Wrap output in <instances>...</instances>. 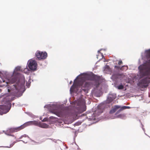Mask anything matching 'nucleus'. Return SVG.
<instances>
[{
	"label": "nucleus",
	"mask_w": 150,
	"mask_h": 150,
	"mask_svg": "<svg viewBox=\"0 0 150 150\" xmlns=\"http://www.w3.org/2000/svg\"><path fill=\"white\" fill-rule=\"evenodd\" d=\"M120 108V106L118 105H115L113 108L110 111V114H112L115 112L118 109Z\"/></svg>",
	"instance_id": "obj_10"
},
{
	"label": "nucleus",
	"mask_w": 150,
	"mask_h": 150,
	"mask_svg": "<svg viewBox=\"0 0 150 150\" xmlns=\"http://www.w3.org/2000/svg\"><path fill=\"white\" fill-rule=\"evenodd\" d=\"M90 79L92 81H98L100 79L99 76L94 74L90 76Z\"/></svg>",
	"instance_id": "obj_9"
},
{
	"label": "nucleus",
	"mask_w": 150,
	"mask_h": 150,
	"mask_svg": "<svg viewBox=\"0 0 150 150\" xmlns=\"http://www.w3.org/2000/svg\"><path fill=\"white\" fill-rule=\"evenodd\" d=\"M48 125L45 123L41 124L40 122V123L39 125H38V126L42 128H46L47 127Z\"/></svg>",
	"instance_id": "obj_13"
},
{
	"label": "nucleus",
	"mask_w": 150,
	"mask_h": 150,
	"mask_svg": "<svg viewBox=\"0 0 150 150\" xmlns=\"http://www.w3.org/2000/svg\"><path fill=\"white\" fill-rule=\"evenodd\" d=\"M9 103V104H10V103Z\"/></svg>",
	"instance_id": "obj_27"
},
{
	"label": "nucleus",
	"mask_w": 150,
	"mask_h": 150,
	"mask_svg": "<svg viewBox=\"0 0 150 150\" xmlns=\"http://www.w3.org/2000/svg\"><path fill=\"white\" fill-rule=\"evenodd\" d=\"M25 128L24 124L18 127L11 128L9 129V132L11 133H13L18 132Z\"/></svg>",
	"instance_id": "obj_5"
},
{
	"label": "nucleus",
	"mask_w": 150,
	"mask_h": 150,
	"mask_svg": "<svg viewBox=\"0 0 150 150\" xmlns=\"http://www.w3.org/2000/svg\"><path fill=\"white\" fill-rule=\"evenodd\" d=\"M47 119L46 118H44L42 120V122H45L47 121Z\"/></svg>",
	"instance_id": "obj_20"
},
{
	"label": "nucleus",
	"mask_w": 150,
	"mask_h": 150,
	"mask_svg": "<svg viewBox=\"0 0 150 150\" xmlns=\"http://www.w3.org/2000/svg\"><path fill=\"white\" fill-rule=\"evenodd\" d=\"M21 69V67H16L15 70H14V71H20Z\"/></svg>",
	"instance_id": "obj_16"
},
{
	"label": "nucleus",
	"mask_w": 150,
	"mask_h": 150,
	"mask_svg": "<svg viewBox=\"0 0 150 150\" xmlns=\"http://www.w3.org/2000/svg\"><path fill=\"white\" fill-rule=\"evenodd\" d=\"M53 113L57 115L58 114V112H57L54 111L52 112Z\"/></svg>",
	"instance_id": "obj_21"
},
{
	"label": "nucleus",
	"mask_w": 150,
	"mask_h": 150,
	"mask_svg": "<svg viewBox=\"0 0 150 150\" xmlns=\"http://www.w3.org/2000/svg\"><path fill=\"white\" fill-rule=\"evenodd\" d=\"M74 82L73 85L71 87L70 91L72 92H76L78 87L79 86H82V88H88L90 85V83L88 82H85V78L84 77H80V78L78 79L76 82L75 80Z\"/></svg>",
	"instance_id": "obj_2"
},
{
	"label": "nucleus",
	"mask_w": 150,
	"mask_h": 150,
	"mask_svg": "<svg viewBox=\"0 0 150 150\" xmlns=\"http://www.w3.org/2000/svg\"><path fill=\"white\" fill-rule=\"evenodd\" d=\"M8 92H10V90H9V89H8Z\"/></svg>",
	"instance_id": "obj_23"
},
{
	"label": "nucleus",
	"mask_w": 150,
	"mask_h": 150,
	"mask_svg": "<svg viewBox=\"0 0 150 150\" xmlns=\"http://www.w3.org/2000/svg\"><path fill=\"white\" fill-rule=\"evenodd\" d=\"M149 78H146L144 79H142L140 81V83L141 84H147V85L144 86V87H146L148 86V84L149 83Z\"/></svg>",
	"instance_id": "obj_7"
},
{
	"label": "nucleus",
	"mask_w": 150,
	"mask_h": 150,
	"mask_svg": "<svg viewBox=\"0 0 150 150\" xmlns=\"http://www.w3.org/2000/svg\"><path fill=\"white\" fill-rule=\"evenodd\" d=\"M35 55L39 59H43L46 58L47 54L45 52H43L38 51L35 53Z\"/></svg>",
	"instance_id": "obj_4"
},
{
	"label": "nucleus",
	"mask_w": 150,
	"mask_h": 150,
	"mask_svg": "<svg viewBox=\"0 0 150 150\" xmlns=\"http://www.w3.org/2000/svg\"><path fill=\"white\" fill-rule=\"evenodd\" d=\"M123 67H127V68H128V67L127 66H122L121 67H120L117 66H115V68L116 69H120V70H123L122 68Z\"/></svg>",
	"instance_id": "obj_14"
},
{
	"label": "nucleus",
	"mask_w": 150,
	"mask_h": 150,
	"mask_svg": "<svg viewBox=\"0 0 150 150\" xmlns=\"http://www.w3.org/2000/svg\"><path fill=\"white\" fill-rule=\"evenodd\" d=\"M120 108L119 109L118 111H117L116 113L117 114H118V113H120V112L122 111L123 110L127 109H130V107L129 106H124L122 107H121L120 106Z\"/></svg>",
	"instance_id": "obj_11"
},
{
	"label": "nucleus",
	"mask_w": 150,
	"mask_h": 150,
	"mask_svg": "<svg viewBox=\"0 0 150 150\" xmlns=\"http://www.w3.org/2000/svg\"><path fill=\"white\" fill-rule=\"evenodd\" d=\"M122 61L121 60H120L119 61L118 63V64L119 65H120V64H122Z\"/></svg>",
	"instance_id": "obj_19"
},
{
	"label": "nucleus",
	"mask_w": 150,
	"mask_h": 150,
	"mask_svg": "<svg viewBox=\"0 0 150 150\" xmlns=\"http://www.w3.org/2000/svg\"><path fill=\"white\" fill-rule=\"evenodd\" d=\"M106 66L108 68L109 67V66H108L107 65Z\"/></svg>",
	"instance_id": "obj_24"
},
{
	"label": "nucleus",
	"mask_w": 150,
	"mask_h": 150,
	"mask_svg": "<svg viewBox=\"0 0 150 150\" xmlns=\"http://www.w3.org/2000/svg\"><path fill=\"white\" fill-rule=\"evenodd\" d=\"M98 108L96 110L95 113L99 115L103 112V107L101 105H99L98 106Z\"/></svg>",
	"instance_id": "obj_8"
},
{
	"label": "nucleus",
	"mask_w": 150,
	"mask_h": 150,
	"mask_svg": "<svg viewBox=\"0 0 150 150\" xmlns=\"http://www.w3.org/2000/svg\"><path fill=\"white\" fill-rule=\"evenodd\" d=\"M145 53L146 62L138 67L140 76L141 78L145 76H150V49L146 50Z\"/></svg>",
	"instance_id": "obj_1"
},
{
	"label": "nucleus",
	"mask_w": 150,
	"mask_h": 150,
	"mask_svg": "<svg viewBox=\"0 0 150 150\" xmlns=\"http://www.w3.org/2000/svg\"><path fill=\"white\" fill-rule=\"evenodd\" d=\"M9 103V104H10V103Z\"/></svg>",
	"instance_id": "obj_26"
},
{
	"label": "nucleus",
	"mask_w": 150,
	"mask_h": 150,
	"mask_svg": "<svg viewBox=\"0 0 150 150\" xmlns=\"http://www.w3.org/2000/svg\"><path fill=\"white\" fill-rule=\"evenodd\" d=\"M16 78L15 77H12L11 79L8 80V82H6L7 83H15L16 81Z\"/></svg>",
	"instance_id": "obj_12"
},
{
	"label": "nucleus",
	"mask_w": 150,
	"mask_h": 150,
	"mask_svg": "<svg viewBox=\"0 0 150 150\" xmlns=\"http://www.w3.org/2000/svg\"><path fill=\"white\" fill-rule=\"evenodd\" d=\"M86 110V106H83L82 108H81V109L80 111L81 113H82L84 111H85Z\"/></svg>",
	"instance_id": "obj_15"
},
{
	"label": "nucleus",
	"mask_w": 150,
	"mask_h": 150,
	"mask_svg": "<svg viewBox=\"0 0 150 150\" xmlns=\"http://www.w3.org/2000/svg\"><path fill=\"white\" fill-rule=\"evenodd\" d=\"M40 122H38L36 121H32L27 122L24 124V125L25 127L27 126L32 125H34L38 126V125H39Z\"/></svg>",
	"instance_id": "obj_6"
},
{
	"label": "nucleus",
	"mask_w": 150,
	"mask_h": 150,
	"mask_svg": "<svg viewBox=\"0 0 150 150\" xmlns=\"http://www.w3.org/2000/svg\"><path fill=\"white\" fill-rule=\"evenodd\" d=\"M124 88V86L122 84H121L117 86V88L119 89H122Z\"/></svg>",
	"instance_id": "obj_17"
},
{
	"label": "nucleus",
	"mask_w": 150,
	"mask_h": 150,
	"mask_svg": "<svg viewBox=\"0 0 150 150\" xmlns=\"http://www.w3.org/2000/svg\"><path fill=\"white\" fill-rule=\"evenodd\" d=\"M28 66L31 70L35 71L37 67V64L36 61L34 60H31L28 62Z\"/></svg>",
	"instance_id": "obj_3"
},
{
	"label": "nucleus",
	"mask_w": 150,
	"mask_h": 150,
	"mask_svg": "<svg viewBox=\"0 0 150 150\" xmlns=\"http://www.w3.org/2000/svg\"><path fill=\"white\" fill-rule=\"evenodd\" d=\"M113 100L111 98H108L107 99V102L108 103H110Z\"/></svg>",
	"instance_id": "obj_18"
},
{
	"label": "nucleus",
	"mask_w": 150,
	"mask_h": 150,
	"mask_svg": "<svg viewBox=\"0 0 150 150\" xmlns=\"http://www.w3.org/2000/svg\"><path fill=\"white\" fill-rule=\"evenodd\" d=\"M1 83V81L0 80V83Z\"/></svg>",
	"instance_id": "obj_25"
},
{
	"label": "nucleus",
	"mask_w": 150,
	"mask_h": 150,
	"mask_svg": "<svg viewBox=\"0 0 150 150\" xmlns=\"http://www.w3.org/2000/svg\"><path fill=\"white\" fill-rule=\"evenodd\" d=\"M72 81H70V83H69L70 84H71L72 83Z\"/></svg>",
	"instance_id": "obj_22"
}]
</instances>
